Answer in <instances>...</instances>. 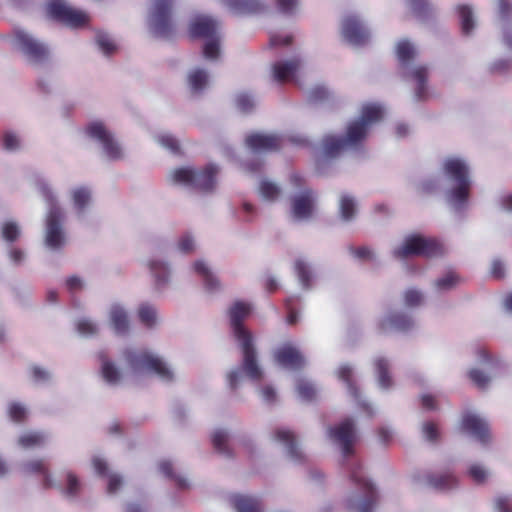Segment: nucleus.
Returning <instances> with one entry per match:
<instances>
[{"mask_svg": "<svg viewBox=\"0 0 512 512\" xmlns=\"http://www.w3.org/2000/svg\"><path fill=\"white\" fill-rule=\"evenodd\" d=\"M125 371L106 355H100V375L110 387H119L125 380L136 381L138 378L155 374L164 382H171L176 375L173 368L160 355L138 347H127L122 352Z\"/></svg>", "mask_w": 512, "mask_h": 512, "instance_id": "obj_1", "label": "nucleus"}, {"mask_svg": "<svg viewBox=\"0 0 512 512\" xmlns=\"http://www.w3.org/2000/svg\"><path fill=\"white\" fill-rule=\"evenodd\" d=\"M382 116L383 110L380 105L366 104L362 107L360 115L348 123L344 137L326 135L316 159V172L322 176L329 175L332 161L345 150H358L366 140L371 127L379 122Z\"/></svg>", "mask_w": 512, "mask_h": 512, "instance_id": "obj_2", "label": "nucleus"}, {"mask_svg": "<svg viewBox=\"0 0 512 512\" xmlns=\"http://www.w3.org/2000/svg\"><path fill=\"white\" fill-rule=\"evenodd\" d=\"M252 308L249 303L243 301L234 302L228 309V316L232 334L242 352V368L231 370L227 374V383L232 390H235L243 381L244 376L258 382L264 376L255 349V337L243 325V321L249 316Z\"/></svg>", "mask_w": 512, "mask_h": 512, "instance_id": "obj_3", "label": "nucleus"}, {"mask_svg": "<svg viewBox=\"0 0 512 512\" xmlns=\"http://www.w3.org/2000/svg\"><path fill=\"white\" fill-rule=\"evenodd\" d=\"M38 189L46 203L43 244L47 250L58 252L68 243V233L65 227L66 212L60 205L56 193L47 182H39Z\"/></svg>", "mask_w": 512, "mask_h": 512, "instance_id": "obj_4", "label": "nucleus"}, {"mask_svg": "<svg viewBox=\"0 0 512 512\" xmlns=\"http://www.w3.org/2000/svg\"><path fill=\"white\" fill-rule=\"evenodd\" d=\"M442 169L450 183L445 191L446 202L457 212L465 210L469 205L472 186L468 162L459 156H448L443 161Z\"/></svg>", "mask_w": 512, "mask_h": 512, "instance_id": "obj_5", "label": "nucleus"}, {"mask_svg": "<svg viewBox=\"0 0 512 512\" xmlns=\"http://www.w3.org/2000/svg\"><path fill=\"white\" fill-rule=\"evenodd\" d=\"M395 52L403 77L415 84L414 97L417 101L426 100L429 95V69L425 65L415 63L418 56L417 46L408 39H401L396 44Z\"/></svg>", "mask_w": 512, "mask_h": 512, "instance_id": "obj_6", "label": "nucleus"}, {"mask_svg": "<svg viewBox=\"0 0 512 512\" xmlns=\"http://www.w3.org/2000/svg\"><path fill=\"white\" fill-rule=\"evenodd\" d=\"M219 167L210 163L202 169L194 167H179L171 170L167 176L171 185L201 192H212L217 186V175Z\"/></svg>", "mask_w": 512, "mask_h": 512, "instance_id": "obj_7", "label": "nucleus"}, {"mask_svg": "<svg viewBox=\"0 0 512 512\" xmlns=\"http://www.w3.org/2000/svg\"><path fill=\"white\" fill-rule=\"evenodd\" d=\"M172 253L173 249L168 242H159L153 254L145 261L153 288L157 292L164 291L173 282L175 269L171 261Z\"/></svg>", "mask_w": 512, "mask_h": 512, "instance_id": "obj_8", "label": "nucleus"}, {"mask_svg": "<svg viewBox=\"0 0 512 512\" xmlns=\"http://www.w3.org/2000/svg\"><path fill=\"white\" fill-rule=\"evenodd\" d=\"M220 30L221 23L209 15L197 14L190 20V35L205 39L202 53L208 61H216L220 57Z\"/></svg>", "mask_w": 512, "mask_h": 512, "instance_id": "obj_9", "label": "nucleus"}, {"mask_svg": "<svg viewBox=\"0 0 512 512\" xmlns=\"http://www.w3.org/2000/svg\"><path fill=\"white\" fill-rule=\"evenodd\" d=\"M352 481L357 485L358 491L353 492L347 499V507L352 512H372L377 501V490L367 478L357 462L348 464Z\"/></svg>", "mask_w": 512, "mask_h": 512, "instance_id": "obj_10", "label": "nucleus"}, {"mask_svg": "<svg viewBox=\"0 0 512 512\" xmlns=\"http://www.w3.org/2000/svg\"><path fill=\"white\" fill-rule=\"evenodd\" d=\"M11 44L31 65H42L49 60L48 45L24 28L14 29Z\"/></svg>", "mask_w": 512, "mask_h": 512, "instance_id": "obj_11", "label": "nucleus"}, {"mask_svg": "<svg viewBox=\"0 0 512 512\" xmlns=\"http://www.w3.org/2000/svg\"><path fill=\"white\" fill-rule=\"evenodd\" d=\"M476 364L469 370L468 376L471 382L481 390L486 389L493 377H495L503 368L504 363L486 348L476 350Z\"/></svg>", "mask_w": 512, "mask_h": 512, "instance_id": "obj_12", "label": "nucleus"}, {"mask_svg": "<svg viewBox=\"0 0 512 512\" xmlns=\"http://www.w3.org/2000/svg\"><path fill=\"white\" fill-rule=\"evenodd\" d=\"M442 253V246L435 240L420 235H409L392 249V256L404 260L412 256L434 257Z\"/></svg>", "mask_w": 512, "mask_h": 512, "instance_id": "obj_13", "label": "nucleus"}, {"mask_svg": "<svg viewBox=\"0 0 512 512\" xmlns=\"http://www.w3.org/2000/svg\"><path fill=\"white\" fill-rule=\"evenodd\" d=\"M326 436L340 450L342 457L348 458L353 455L354 446L359 439L356 421L347 417L336 425L328 426Z\"/></svg>", "mask_w": 512, "mask_h": 512, "instance_id": "obj_14", "label": "nucleus"}, {"mask_svg": "<svg viewBox=\"0 0 512 512\" xmlns=\"http://www.w3.org/2000/svg\"><path fill=\"white\" fill-rule=\"evenodd\" d=\"M86 133L101 146L102 153L107 159L117 161L124 158L125 151L121 143L102 122L90 123Z\"/></svg>", "mask_w": 512, "mask_h": 512, "instance_id": "obj_15", "label": "nucleus"}, {"mask_svg": "<svg viewBox=\"0 0 512 512\" xmlns=\"http://www.w3.org/2000/svg\"><path fill=\"white\" fill-rule=\"evenodd\" d=\"M175 0H152L148 25L153 34L165 37L172 31L171 12Z\"/></svg>", "mask_w": 512, "mask_h": 512, "instance_id": "obj_16", "label": "nucleus"}, {"mask_svg": "<svg viewBox=\"0 0 512 512\" xmlns=\"http://www.w3.org/2000/svg\"><path fill=\"white\" fill-rule=\"evenodd\" d=\"M340 31L342 39L354 47L365 45L370 38L369 29L362 19L355 14L343 17Z\"/></svg>", "mask_w": 512, "mask_h": 512, "instance_id": "obj_17", "label": "nucleus"}, {"mask_svg": "<svg viewBox=\"0 0 512 512\" xmlns=\"http://www.w3.org/2000/svg\"><path fill=\"white\" fill-rule=\"evenodd\" d=\"M47 12L53 19L70 27L82 26L88 20L84 12L74 9L64 0H51L47 5Z\"/></svg>", "mask_w": 512, "mask_h": 512, "instance_id": "obj_18", "label": "nucleus"}, {"mask_svg": "<svg viewBox=\"0 0 512 512\" xmlns=\"http://www.w3.org/2000/svg\"><path fill=\"white\" fill-rule=\"evenodd\" d=\"M69 203L75 217L85 221L93 207V192L87 185H76L69 190Z\"/></svg>", "mask_w": 512, "mask_h": 512, "instance_id": "obj_19", "label": "nucleus"}, {"mask_svg": "<svg viewBox=\"0 0 512 512\" xmlns=\"http://www.w3.org/2000/svg\"><path fill=\"white\" fill-rule=\"evenodd\" d=\"M378 327L383 333H406L416 327V321L409 313L400 310H390L379 319Z\"/></svg>", "mask_w": 512, "mask_h": 512, "instance_id": "obj_20", "label": "nucleus"}, {"mask_svg": "<svg viewBox=\"0 0 512 512\" xmlns=\"http://www.w3.org/2000/svg\"><path fill=\"white\" fill-rule=\"evenodd\" d=\"M316 194L304 188L292 197V217L296 221H307L312 218L316 206Z\"/></svg>", "mask_w": 512, "mask_h": 512, "instance_id": "obj_21", "label": "nucleus"}, {"mask_svg": "<svg viewBox=\"0 0 512 512\" xmlns=\"http://www.w3.org/2000/svg\"><path fill=\"white\" fill-rule=\"evenodd\" d=\"M460 429L481 443L487 442L489 438V426L486 419L472 411H467L462 415Z\"/></svg>", "mask_w": 512, "mask_h": 512, "instance_id": "obj_22", "label": "nucleus"}, {"mask_svg": "<svg viewBox=\"0 0 512 512\" xmlns=\"http://www.w3.org/2000/svg\"><path fill=\"white\" fill-rule=\"evenodd\" d=\"M283 139L272 133H252L245 138L246 147L254 154L273 152L281 147Z\"/></svg>", "mask_w": 512, "mask_h": 512, "instance_id": "obj_23", "label": "nucleus"}, {"mask_svg": "<svg viewBox=\"0 0 512 512\" xmlns=\"http://www.w3.org/2000/svg\"><path fill=\"white\" fill-rule=\"evenodd\" d=\"M109 327L118 336H126L130 333L131 322L127 308L119 302H113L107 309Z\"/></svg>", "mask_w": 512, "mask_h": 512, "instance_id": "obj_24", "label": "nucleus"}, {"mask_svg": "<svg viewBox=\"0 0 512 512\" xmlns=\"http://www.w3.org/2000/svg\"><path fill=\"white\" fill-rule=\"evenodd\" d=\"M272 440L284 448L286 456L293 462H300L304 459L299 442L294 433L284 427H279L271 435Z\"/></svg>", "mask_w": 512, "mask_h": 512, "instance_id": "obj_25", "label": "nucleus"}, {"mask_svg": "<svg viewBox=\"0 0 512 512\" xmlns=\"http://www.w3.org/2000/svg\"><path fill=\"white\" fill-rule=\"evenodd\" d=\"M274 358L278 365L288 370H299L306 365V359L292 344L287 343L274 352Z\"/></svg>", "mask_w": 512, "mask_h": 512, "instance_id": "obj_26", "label": "nucleus"}, {"mask_svg": "<svg viewBox=\"0 0 512 512\" xmlns=\"http://www.w3.org/2000/svg\"><path fill=\"white\" fill-rule=\"evenodd\" d=\"M336 373L339 380L345 383L348 393L355 399L359 407H361L368 416L372 417L375 414V411L367 401L361 398L360 392L353 380V367L349 364H342L339 366Z\"/></svg>", "mask_w": 512, "mask_h": 512, "instance_id": "obj_27", "label": "nucleus"}, {"mask_svg": "<svg viewBox=\"0 0 512 512\" xmlns=\"http://www.w3.org/2000/svg\"><path fill=\"white\" fill-rule=\"evenodd\" d=\"M191 268L201 278L203 287L208 293L213 294L221 290V282L214 273L209 261L204 258L196 259L192 262Z\"/></svg>", "mask_w": 512, "mask_h": 512, "instance_id": "obj_28", "label": "nucleus"}, {"mask_svg": "<svg viewBox=\"0 0 512 512\" xmlns=\"http://www.w3.org/2000/svg\"><path fill=\"white\" fill-rule=\"evenodd\" d=\"M235 15L261 14L268 10L263 0H220Z\"/></svg>", "mask_w": 512, "mask_h": 512, "instance_id": "obj_29", "label": "nucleus"}, {"mask_svg": "<svg viewBox=\"0 0 512 512\" xmlns=\"http://www.w3.org/2000/svg\"><path fill=\"white\" fill-rule=\"evenodd\" d=\"M19 468L24 474H40L42 476V485L46 489L59 487L58 481L47 469L45 461L41 458L30 459L22 462Z\"/></svg>", "mask_w": 512, "mask_h": 512, "instance_id": "obj_30", "label": "nucleus"}, {"mask_svg": "<svg viewBox=\"0 0 512 512\" xmlns=\"http://www.w3.org/2000/svg\"><path fill=\"white\" fill-rule=\"evenodd\" d=\"M302 65L303 60L299 56L277 61L272 66L273 78L277 82L291 81Z\"/></svg>", "mask_w": 512, "mask_h": 512, "instance_id": "obj_31", "label": "nucleus"}, {"mask_svg": "<svg viewBox=\"0 0 512 512\" xmlns=\"http://www.w3.org/2000/svg\"><path fill=\"white\" fill-rule=\"evenodd\" d=\"M51 435L45 430H26L17 437V446L23 450H34L45 447Z\"/></svg>", "mask_w": 512, "mask_h": 512, "instance_id": "obj_32", "label": "nucleus"}, {"mask_svg": "<svg viewBox=\"0 0 512 512\" xmlns=\"http://www.w3.org/2000/svg\"><path fill=\"white\" fill-rule=\"evenodd\" d=\"M92 465L98 475L108 477V493L116 494L123 485V478L117 473H108V463L99 455L92 458Z\"/></svg>", "mask_w": 512, "mask_h": 512, "instance_id": "obj_33", "label": "nucleus"}, {"mask_svg": "<svg viewBox=\"0 0 512 512\" xmlns=\"http://www.w3.org/2000/svg\"><path fill=\"white\" fill-rule=\"evenodd\" d=\"M187 83L191 93L200 94L210 86L211 77L205 69L193 68L188 72Z\"/></svg>", "mask_w": 512, "mask_h": 512, "instance_id": "obj_34", "label": "nucleus"}, {"mask_svg": "<svg viewBox=\"0 0 512 512\" xmlns=\"http://www.w3.org/2000/svg\"><path fill=\"white\" fill-rule=\"evenodd\" d=\"M374 367L379 388L383 390H388L391 388L393 381L389 372V360L386 357L379 355L374 359Z\"/></svg>", "mask_w": 512, "mask_h": 512, "instance_id": "obj_35", "label": "nucleus"}, {"mask_svg": "<svg viewBox=\"0 0 512 512\" xmlns=\"http://www.w3.org/2000/svg\"><path fill=\"white\" fill-rule=\"evenodd\" d=\"M294 271L301 286L308 289L316 276L312 264L306 258L298 257L294 262Z\"/></svg>", "mask_w": 512, "mask_h": 512, "instance_id": "obj_36", "label": "nucleus"}, {"mask_svg": "<svg viewBox=\"0 0 512 512\" xmlns=\"http://www.w3.org/2000/svg\"><path fill=\"white\" fill-rule=\"evenodd\" d=\"M137 317L142 325L148 329H153L159 324L157 308L150 303H141L137 308Z\"/></svg>", "mask_w": 512, "mask_h": 512, "instance_id": "obj_37", "label": "nucleus"}, {"mask_svg": "<svg viewBox=\"0 0 512 512\" xmlns=\"http://www.w3.org/2000/svg\"><path fill=\"white\" fill-rule=\"evenodd\" d=\"M1 238L8 244L17 242L22 236V227L19 222L7 219L0 226Z\"/></svg>", "mask_w": 512, "mask_h": 512, "instance_id": "obj_38", "label": "nucleus"}, {"mask_svg": "<svg viewBox=\"0 0 512 512\" xmlns=\"http://www.w3.org/2000/svg\"><path fill=\"white\" fill-rule=\"evenodd\" d=\"M461 277L454 271H448L433 282V287L438 293L449 292L460 285Z\"/></svg>", "mask_w": 512, "mask_h": 512, "instance_id": "obj_39", "label": "nucleus"}, {"mask_svg": "<svg viewBox=\"0 0 512 512\" xmlns=\"http://www.w3.org/2000/svg\"><path fill=\"white\" fill-rule=\"evenodd\" d=\"M233 505L237 512H261V502L257 497L249 495H236Z\"/></svg>", "mask_w": 512, "mask_h": 512, "instance_id": "obj_40", "label": "nucleus"}, {"mask_svg": "<svg viewBox=\"0 0 512 512\" xmlns=\"http://www.w3.org/2000/svg\"><path fill=\"white\" fill-rule=\"evenodd\" d=\"M426 484L439 490L453 489L457 484V479L452 474H427Z\"/></svg>", "mask_w": 512, "mask_h": 512, "instance_id": "obj_41", "label": "nucleus"}, {"mask_svg": "<svg viewBox=\"0 0 512 512\" xmlns=\"http://www.w3.org/2000/svg\"><path fill=\"white\" fill-rule=\"evenodd\" d=\"M407 5L410 7L412 13L421 21H426L432 17L436 9L427 0H406Z\"/></svg>", "mask_w": 512, "mask_h": 512, "instance_id": "obj_42", "label": "nucleus"}, {"mask_svg": "<svg viewBox=\"0 0 512 512\" xmlns=\"http://www.w3.org/2000/svg\"><path fill=\"white\" fill-rule=\"evenodd\" d=\"M75 329L83 337H94L100 332L99 323L91 317L78 318L74 323Z\"/></svg>", "mask_w": 512, "mask_h": 512, "instance_id": "obj_43", "label": "nucleus"}, {"mask_svg": "<svg viewBox=\"0 0 512 512\" xmlns=\"http://www.w3.org/2000/svg\"><path fill=\"white\" fill-rule=\"evenodd\" d=\"M29 378L35 385L44 386L51 383L54 379L53 372L40 365H31L28 369Z\"/></svg>", "mask_w": 512, "mask_h": 512, "instance_id": "obj_44", "label": "nucleus"}, {"mask_svg": "<svg viewBox=\"0 0 512 512\" xmlns=\"http://www.w3.org/2000/svg\"><path fill=\"white\" fill-rule=\"evenodd\" d=\"M339 212L341 219L350 222L357 213V203L354 197L349 194H343L339 200Z\"/></svg>", "mask_w": 512, "mask_h": 512, "instance_id": "obj_45", "label": "nucleus"}, {"mask_svg": "<svg viewBox=\"0 0 512 512\" xmlns=\"http://www.w3.org/2000/svg\"><path fill=\"white\" fill-rule=\"evenodd\" d=\"M58 485L59 487L54 488L59 489L69 498L77 497L81 490V483L78 477L71 471H67L65 474V485H62L60 482H58Z\"/></svg>", "mask_w": 512, "mask_h": 512, "instance_id": "obj_46", "label": "nucleus"}, {"mask_svg": "<svg viewBox=\"0 0 512 512\" xmlns=\"http://www.w3.org/2000/svg\"><path fill=\"white\" fill-rule=\"evenodd\" d=\"M296 391L302 401L311 402L318 396L317 385L308 379H299L296 383Z\"/></svg>", "mask_w": 512, "mask_h": 512, "instance_id": "obj_47", "label": "nucleus"}, {"mask_svg": "<svg viewBox=\"0 0 512 512\" xmlns=\"http://www.w3.org/2000/svg\"><path fill=\"white\" fill-rule=\"evenodd\" d=\"M258 192L264 201L274 202L280 197L281 188L275 182L265 178L260 181Z\"/></svg>", "mask_w": 512, "mask_h": 512, "instance_id": "obj_48", "label": "nucleus"}, {"mask_svg": "<svg viewBox=\"0 0 512 512\" xmlns=\"http://www.w3.org/2000/svg\"><path fill=\"white\" fill-rule=\"evenodd\" d=\"M460 24L463 34L470 35L476 27V21L472 9L467 5L458 6Z\"/></svg>", "mask_w": 512, "mask_h": 512, "instance_id": "obj_49", "label": "nucleus"}, {"mask_svg": "<svg viewBox=\"0 0 512 512\" xmlns=\"http://www.w3.org/2000/svg\"><path fill=\"white\" fill-rule=\"evenodd\" d=\"M168 244L172 247L173 252L178 251L183 255L193 253L197 247L195 237L189 232L180 236L175 245H171L170 243Z\"/></svg>", "mask_w": 512, "mask_h": 512, "instance_id": "obj_50", "label": "nucleus"}, {"mask_svg": "<svg viewBox=\"0 0 512 512\" xmlns=\"http://www.w3.org/2000/svg\"><path fill=\"white\" fill-rule=\"evenodd\" d=\"M348 254L355 260L361 262H375L377 260V255L373 249L368 246H353L350 245L347 247Z\"/></svg>", "mask_w": 512, "mask_h": 512, "instance_id": "obj_51", "label": "nucleus"}, {"mask_svg": "<svg viewBox=\"0 0 512 512\" xmlns=\"http://www.w3.org/2000/svg\"><path fill=\"white\" fill-rule=\"evenodd\" d=\"M7 414L13 422L21 423L27 419L29 408L22 402L12 401L8 404Z\"/></svg>", "mask_w": 512, "mask_h": 512, "instance_id": "obj_52", "label": "nucleus"}, {"mask_svg": "<svg viewBox=\"0 0 512 512\" xmlns=\"http://www.w3.org/2000/svg\"><path fill=\"white\" fill-rule=\"evenodd\" d=\"M96 44L99 50L106 56L116 51V44L112 36L106 32H98L96 34Z\"/></svg>", "mask_w": 512, "mask_h": 512, "instance_id": "obj_53", "label": "nucleus"}, {"mask_svg": "<svg viewBox=\"0 0 512 512\" xmlns=\"http://www.w3.org/2000/svg\"><path fill=\"white\" fill-rule=\"evenodd\" d=\"M158 467H159V471L163 475L174 479L176 484L180 488L185 489V488H189L190 487V482H189V480L186 477L181 476V475L173 474V472H172V463L170 461L163 460V461H161L159 463Z\"/></svg>", "mask_w": 512, "mask_h": 512, "instance_id": "obj_54", "label": "nucleus"}, {"mask_svg": "<svg viewBox=\"0 0 512 512\" xmlns=\"http://www.w3.org/2000/svg\"><path fill=\"white\" fill-rule=\"evenodd\" d=\"M155 141L173 154L180 152L179 141L169 133L163 132L155 135Z\"/></svg>", "mask_w": 512, "mask_h": 512, "instance_id": "obj_55", "label": "nucleus"}, {"mask_svg": "<svg viewBox=\"0 0 512 512\" xmlns=\"http://www.w3.org/2000/svg\"><path fill=\"white\" fill-rule=\"evenodd\" d=\"M21 138L14 131H5L2 136V146L6 151L15 152L21 148Z\"/></svg>", "mask_w": 512, "mask_h": 512, "instance_id": "obj_56", "label": "nucleus"}, {"mask_svg": "<svg viewBox=\"0 0 512 512\" xmlns=\"http://www.w3.org/2000/svg\"><path fill=\"white\" fill-rule=\"evenodd\" d=\"M227 440L228 432L224 429H216L212 434V442L215 449L228 456L229 450L227 447Z\"/></svg>", "mask_w": 512, "mask_h": 512, "instance_id": "obj_57", "label": "nucleus"}, {"mask_svg": "<svg viewBox=\"0 0 512 512\" xmlns=\"http://www.w3.org/2000/svg\"><path fill=\"white\" fill-rule=\"evenodd\" d=\"M494 512H512V496L500 493L493 499Z\"/></svg>", "mask_w": 512, "mask_h": 512, "instance_id": "obj_58", "label": "nucleus"}, {"mask_svg": "<svg viewBox=\"0 0 512 512\" xmlns=\"http://www.w3.org/2000/svg\"><path fill=\"white\" fill-rule=\"evenodd\" d=\"M277 10L286 16L295 15L300 7V0H275Z\"/></svg>", "mask_w": 512, "mask_h": 512, "instance_id": "obj_59", "label": "nucleus"}, {"mask_svg": "<svg viewBox=\"0 0 512 512\" xmlns=\"http://www.w3.org/2000/svg\"><path fill=\"white\" fill-rule=\"evenodd\" d=\"M235 101H236L237 108L244 113H248V112L252 111V109L256 105L255 98L251 94H248V93L238 94L236 96Z\"/></svg>", "mask_w": 512, "mask_h": 512, "instance_id": "obj_60", "label": "nucleus"}, {"mask_svg": "<svg viewBox=\"0 0 512 512\" xmlns=\"http://www.w3.org/2000/svg\"><path fill=\"white\" fill-rule=\"evenodd\" d=\"M330 91L324 85H316L308 92V100L312 103H320L328 99Z\"/></svg>", "mask_w": 512, "mask_h": 512, "instance_id": "obj_61", "label": "nucleus"}, {"mask_svg": "<svg viewBox=\"0 0 512 512\" xmlns=\"http://www.w3.org/2000/svg\"><path fill=\"white\" fill-rule=\"evenodd\" d=\"M423 298V293L417 289H408L403 296L405 305L410 308L421 305Z\"/></svg>", "mask_w": 512, "mask_h": 512, "instance_id": "obj_62", "label": "nucleus"}, {"mask_svg": "<svg viewBox=\"0 0 512 512\" xmlns=\"http://www.w3.org/2000/svg\"><path fill=\"white\" fill-rule=\"evenodd\" d=\"M7 258L13 266H20L26 260V252L22 248L10 246L7 249Z\"/></svg>", "mask_w": 512, "mask_h": 512, "instance_id": "obj_63", "label": "nucleus"}, {"mask_svg": "<svg viewBox=\"0 0 512 512\" xmlns=\"http://www.w3.org/2000/svg\"><path fill=\"white\" fill-rule=\"evenodd\" d=\"M468 474L475 482L482 483L488 478L489 471L480 464H472L469 467Z\"/></svg>", "mask_w": 512, "mask_h": 512, "instance_id": "obj_64", "label": "nucleus"}]
</instances>
